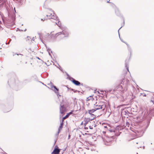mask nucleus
Segmentation results:
<instances>
[{
    "label": "nucleus",
    "mask_w": 154,
    "mask_h": 154,
    "mask_svg": "<svg viewBox=\"0 0 154 154\" xmlns=\"http://www.w3.org/2000/svg\"><path fill=\"white\" fill-rule=\"evenodd\" d=\"M89 128L91 129H93V127L92 126H89Z\"/></svg>",
    "instance_id": "obj_23"
},
{
    "label": "nucleus",
    "mask_w": 154,
    "mask_h": 154,
    "mask_svg": "<svg viewBox=\"0 0 154 154\" xmlns=\"http://www.w3.org/2000/svg\"><path fill=\"white\" fill-rule=\"evenodd\" d=\"M137 154H138V153H137Z\"/></svg>",
    "instance_id": "obj_42"
},
{
    "label": "nucleus",
    "mask_w": 154,
    "mask_h": 154,
    "mask_svg": "<svg viewBox=\"0 0 154 154\" xmlns=\"http://www.w3.org/2000/svg\"><path fill=\"white\" fill-rule=\"evenodd\" d=\"M103 134H105V131H103Z\"/></svg>",
    "instance_id": "obj_29"
},
{
    "label": "nucleus",
    "mask_w": 154,
    "mask_h": 154,
    "mask_svg": "<svg viewBox=\"0 0 154 154\" xmlns=\"http://www.w3.org/2000/svg\"><path fill=\"white\" fill-rule=\"evenodd\" d=\"M94 108L97 110L101 109L100 112V115H101L106 111L105 110L106 104L105 102H101L97 104V103L95 104Z\"/></svg>",
    "instance_id": "obj_2"
},
{
    "label": "nucleus",
    "mask_w": 154,
    "mask_h": 154,
    "mask_svg": "<svg viewBox=\"0 0 154 154\" xmlns=\"http://www.w3.org/2000/svg\"><path fill=\"white\" fill-rule=\"evenodd\" d=\"M152 101L153 103L154 104V100H153Z\"/></svg>",
    "instance_id": "obj_34"
},
{
    "label": "nucleus",
    "mask_w": 154,
    "mask_h": 154,
    "mask_svg": "<svg viewBox=\"0 0 154 154\" xmlns=\"http://www.w3.org/2000/svg\"><path fill=\"white\" fill-rule=\"evenodd\" d=\"M144 96H146V94H144Z\"/></svg>",
    "instance_id": "obj_35"
},
{
    "label": "nucleus",
    "mask_w": 154,
    "mask_h": 154,
    "mask_svg": "<svg viewBox=\"0 0 154 154\" xmlns=\"http://www.w3.org/2000/svg\"><path fill=\"white\" fill-rule=\"evenodd\" d=\"M62 32L60 35V38H62L69 35L68 32L65 30H63L62 32Z\"/></svg>",
    "instance_id": "obj_5"
},
{
    "label": "nucleus",
    "mask_w": 154,
    "mask_h": 154,
    "mask_svg": "<svg viewBox=\"0 0 154 154\" xmlns=\"http://www.w3.org/2000/svg\"><path fill=\"white\" fill-rule=\"evenodd\" d=\"M45 20H46V18H44V20L43 19H41V20L42 21H44Z\"/></svg>",
    "instance_id": "obj_25"
},
{
    "label": "nucleus",
    "mask_w": 154,
    "mask_h": 154,
    "mask_svg": "<svg viewBox=\"0 0 154 154\" xmlns=\"http://www.w3.org/2000/svg\"><path fill=\"white\" fill-rule=\"evenodd\" d=\"M19 54H17V55H18ZM20 54V55H21V54Z\"/></svg>",
    "instance_id": "obj_36"
},
{
    "label": "nucleus",
    "mask_w": 154,
    "mask_h": 154,
    "mask_svg": "<svg viewBox=\"0 0 154 154\" xmlns=\"http://www.w3.org/2000/svg\"><path fill=\"white\" fill-rule=\"evenodd\" d=\"M140 133H141L142 132V131L140 132Z\"/></svg>",
    "instance_id": "obj_40"
},
{
    "label": "nucleus",
    "mask_w": 154,
    "mask_h": 154,
    "mask_svg": "<svg viewBox=\"0 0 154 154\" xmlns=\"http://www.w3.org/2000/svg\"><path fill=\"white\" fill-rule=\"evenodd\" d=\"M30 39H31V38L30 37L27 36L26 38V40H29Z\"/></svg>",
    "instance_id": "obj_17"
},
{
    "label": "nucleus",
    "mask_w": 154,
    "mask_h": 154,
    "mask_svg": "<svg viewBox=\"0 0 154 154\" xmlns=\"http://www.w3.org/2000/svg\"><path fill=\"white\" fill-rule=\"evenodd\" d=\"M104 127L105 128H106V127H107L106 126H104Z\"/></svg>",
    "instance_id": "obj_37"
},
{
    "label": "nucleus",
    "mask_w": 154,
    "mask_h": 154,
    "mask_svg": "<svg viewBox=\"0 0 154 154\" xmlns=\"http://www.w3.org/2000/svg\"><path fill=\"white\" fill-rule=\"evenodd\" d=\"M125 67H126V69H127V70L129 72V69H128V68H129L128 63H127L126 62L125 63Z\"/></svg>",
    "instance_id": "obj_13"
},
{
    "label": "nucleus",
    "mask_w": 154,
    "mask_h": 154,
    "mask_svg": "<svg viewBox=\"0 0 154 154\" xmlns=\"http://www.w3.org/2000/svg\"><path fill=\"white\" fill-rule=\"evenodd\" d=\"M71 90L72 91H73L75 92H77L78 91L77 90H75H75L73 89H71Z\"/></svg>",
    "instance_id": "obj_22"
},
{
    "label": "nucleus",
    "mask_w": 154,
    "mask_h": 154,
    "mask_svg": "<svg viewBox=\"0 0 154 154\" xmlns=\"http://www.w3.org/2000/svg\"><path fill=\"white\" fill-rule=\"evenodd\" d=\"M47 51H48V53H49V54L50 55H51V54L50 53V51H51V50L50 49H48V50H47Z\"/></svg>",
    "instance_id": "obj_16"
},
{
    "label": "nucleus",
    "mask_w": 154,
    "mask_h": 154,
    "mask_svg": "<svg viewBox=\"0 0 154 154\" xmlns=\"http://www.w3.org/2000/svg\"><path fill=\"white\" fill-rule=\"evenodd\" d=\"M48 14L46 16L49 19H53L55 20H58V17L55 15L54 12L51 10H48L47 11Z\"/></svg>",
    "instance_id": "obj_3"
},
{
    "label": "nucleus",
    "mask_w": 154,
    "mask_h": 154,
    "mask_svg": "<svg viewBox=\"0 0 154 154\" xmlns=\"http://www.w3.org/2000/svg\"><path fill=\"white\" fill-rule=\"evenodd\" d=\"M122 27H120V28H119V30H118V32H119V30L120 29H121Z\"/></svg>",
    "instance_id": "obj_30"
},
{
    "label": "nucleus",
    "mask_w": 154,
    "mask_h": 154,
    "mask_svg": "<svg viewBox=\"0 0 154 154\" xmlns=\"http://www.w3.org/2000/svg\"><path fill=\"white\" fill-rule=\"evenodd\" d=\"M34 37H33L32 39V40H31V41H34Z\"/></svg>",
    "instance_id": "obj_27"
},
{
    "label": "nucleus",
    "mask_w": 154,
    "mask_h": 154,
    "mask_svg": "<svg viewBox=\"0 0 154 154\" xmlns=\"http://www.w3.org/2000/svg\"><path fill=\"white\" fill-rule=\"evenodd\" d=\"M63 122H61L60 123V126L59 127L58 129L61 130L63 128Z\"/></svg>",
    "instance_id": "obj_15"
},
{
    "label": "nucleus",
    "mask_w": 154,
    "mask_h": 154,
    "mask_svg": "<svg viewBox=\"0 0 154 154\" xmlns=\"http://www.w3.org/2000/svg\"><path fill=\"white\" fill-rule=\"evenodd\" d=\"M102 138L104 141H106L107 143L112 142L114 138L113 137H103L102 136Z\"/></svg>",
    "instance_id": "obj_4"
},
{
    "label": "nucleus",
    "mask_w": 154,
    "mask_h": 154,
    "mask_svg": "<svg viewBox=\"0 0 154 154\" xmlns=\"http://www.w3.org/2000/svg\"><path fill=\"white\" fill-rule=\"evenodd\" d=\"M109 1H107V3H110V2H109Z\"/></svg>",
    "instance_id": "obj_33"
},
{
    "label": "nucleus",
    "mask_w": 154,
    "mask_h": 154,
    "mask_svg": "<svg viewBox=\"0 0 154 154\" xmlns=\"http://www.w3.org/2000/svg\"><path fill=\"white\" fill-rule=\"evenodd\" d=\"M126 44L127 45L128 47L129 48V46L128 45V44H127L126 43Z\"/></svg>",
    "instance_id": "obj_28"
},
{
    "label": "nucleus",
    "mask_w": 154,
    "mask_h": 154,
    "mask_svg": "<svg viewBox=\"0 0 154 154\" xmlns=\"http://www.w3.org/2000/svg\"><path fill=\"white\" fill-rule=\"evenodd\" d=\"M60 113L61 114H64V112L66 111V108L64 105H62L61 104L60 105Z\"/></svg>",
    "instance_id": "obj_7"
},
{
    "label": "nucleus",
    "mask_w": 154,
    "mask_h": 154,
    "mask_svg": "<svg viewBox=\"0 0 154 154\" xmlns=\"http://www.w3.org/2000/svg\"><path fill=\"white\" fill-rule=\"evenodd\" d=\"M73 112V111H72V112H69V113H68L67 115H69H69L71 114L72 113V112Z\"/></svg>",
    "instance_id": "obj_21"
},
{
    "label": "nucleus",
    "mask_w": 154,
    "mask_h": 154,
    "mask_svg": "<svg viewBox=\"0 0 154 154\" xmlns=\"http://www.w3.org/2000/svg\"><path fill=\"white\" fill-rule=\"evenodd\" d=\"M14 10L15 12H16V11H15V8H14Z\"/></svg>",
    "instance_id": "obj_32"
},
{
    "label": "nucleus",
    "mask_w": 154,
    "mask_h": 154,
    "mask_svg": "<svg viewBox=\"0 0 154 154\" xmlns=\"http://www.w3.org/2000/svg\"><path fill=\"white\" fill-rule=\"evenodd\" d=\"M111 91V90H109V92H110Z\"/></svg>",
    "instance_id": "obj_39"
},
{
    "label": "nucleus",
    "mask_w": 154,
    "mask_h": 154,
    "mask_svg": "<svg viewBox=\"0 0 154 154\" xmlns=\"http://www.w3.org/2000/svg\"><path fill=\"white\" fill-rule=\"evenodd\" d=\"M98 92V93L99 94V92Z\"/></svg>",
    "instance_id": "obj_41"
},
{
    "label": "nucleus",
    "mask_w": 154,
    "mask_h": 154,
    "mask_svg": "<svg viewBox=\"0 0 154 154\" xmlns=\"http://www.w3.org/2000/svg\"><path fill=\"white\" fill-rule=\"evenodd\" d=\"M60 130H61V129H58V134L59 133H60Z\"/></svg>",
    "instance_id": "obj_24"
},
{
    "label": "nucleus",
    "mask_w": 154,
    "mask_h": 154,
    "mask_svg": "<svg viewBox=\"0 0 154 154\" xmlns=\"http://www.w3.org/2000/svg\"><path fill=\"white\" fill-rule=\"evenodd\" d=\"M88 112L90 114L91 113H93V112L91 111V110H90L88 111Z\"/></svg>",
    "instance_id": "obj_20"
},
{
    "label": "nucleus",
    "mask_w": 154,
    "mask_h": 154,
    "mask_svg": "<svg viewBox=\"0 0 154 154\" xmlns=\"http://www.w3.org/2000/svg\"><path fill=\"white\" fill-rule=\"evenodd\" d=\"M126 125H127L128 126H128V125H129V123H128V122H127L126 123Z\"/></svg>",
    "instance_id": "obj_26"
},
{
    "label": "nucleus",
    "mask_w": 154,
    "mask_h": 154,
    "mask_svg": "<svg viewBox=\"0 0 154 154\" xmlns=\"http://www.w3.org/2000/svg\"><path fill=\"white\" fill-rule=\"evenodd\" d=\"M91 116L92 117V119H90L89 118V120H92L94 119L96 117L93 114L91 113L90 114Z\"/></svg>",
    "instance_id": "obj_11"
},
{
    "label": "nucleus",
    "mask_w": 154,
    "mask_h": 154,
    "mask_svg": "<svg viewBox=\"0 0 154 154\" xmlns=\"http://www.w3.org/2000/svg\"><path fill=\"white\" fill-rule=\"evenodd\" d=\"M62 33V32H58L55 34H51L50 37L54 39L58 37L60 38V35Z\"/></svg>",
    "instance_id": "obj_8"
},
{
    "label": "nucleus",
    "mask_w": 154,
    "mask_h": 154,
    "mask_svg": "<svg viewBox=\"0 0 154 154\" xmlns=\"http://www.w3.org/2000/svg\"><path fill=\"white\" fill-rule=\"evenodd\" d=\"M69 117V115H66L65 116L63 117L62 120V122H63L64 120L66 118H67Z\"/></svg>",
    "instance_id": "obj_12"
},
{
    "label": "nucleus",
    "mask_w": 154,
    "mask_h": 154,
    "mask_svg": "<svg viewBox=\"0 0 154 154\" xmlns=\"http://www.w3.org/2000/svg\"><path fill=\"white\" fill-rule=\"evenodd\" d=\"M56 94H57V95L58 98L60 96V95L59 94L58 92L57 93H56Z\"/></svg>",
    "instance_id": "obj_19"
},
{
    "label": "nucleus",
    "mask_w": 154,
    "mask_h": 154,
    "mask_svg": "<svg viewBox=\"0 0 154 154\" xmlns=\"http://www.w3.org/2000/svg\"><path fill=\"white\" fill-rule=\"evenodd\" d=\"M121 40L122 42H124L121 39Z\"/></svg>",
    "instance_id": "obj_38"
},
{
    "label": "nucleus",
    "mask_w": 154,
    "mask_h": 154,
    "mask_svg": "<svg viewBox=\"0 0 154 154\" xmlns=\"http://www.w3.org/2000/svg\"><path fill=\"white\" fill-rule=\"evenodd\" d=\"M56 24L60 28L61 26V23L60 21H58L57 23H56Z\"/></svg>",
    "instance_id": "obj_14"
},
{
    "label": "nucleus",
    "mask_w": 154,
    "mask_h": 154,
    "mask_svg": "<svg viewBox=\"0 0 154 154\" xmlns=\"http://www.w3.org/2000/svg\"><path fill=\"white\" fill-rule=\"evenodd\" d=\"M50 89H52L55 93H57L58 92H59V89L57 88V87L52 84L50 85Z\"/></svg>",
    "instance_id": "obj_6"
},
{
    "label": "nucleus",
    "mask_w": 154,
    "mask_h": 154,
    "mask_svg": "<svg viewBox=\"0 0 154 154\" xmlns=\"http://www.w3.org/2000/svg\"><path fill=\"white\" fill-rule=\"evenodd\" d=\"M60 151V149L58 148H57L54 149L52 153L54 154H58Z\"/></svg>",
    "instance_id": "obj_10"
},
{
    "label": "nucleus",
    "mask_w": 154,
    "mask_h": 154,
    "mask_svg": "<svg viewBox=\"0 0 154 154\" xmlns=\"http://www.w3.org/2000/svg\"><path fill=\"white\" fill-rule=\"evenodd\" d=\"M60 69L61 70H62V68H60Z\"/></svg>",
    "instance_id": "obj_31"
},
{
    "label": "nucleus",
    "mask_w": 154,
    "mask_h": 154,
    "mask_svg": "<svg viewBox=\"0 0 154 154\" xmlns=\"http://www.w3.org/2000/svg\"><path fill=\"white\" fill-rule=\"evenodd\" d=\"M91 111H92V112H94V111H96L97 110L96 109H95L94 108V109H91Z\"/></svg>",
    "instance_id": "obj_18"
},
{
    "label": "nucleus",
    "mask_w": 154,
    "mask_h": 154,
    "mask_svg": "<svg viewBox=\"0 0 154 154\" xmlns=\"http://www.w3.org/2000/svg\"><path fill=\"white\" fill-rule=\"evenodd\" d=\"M129 83V81L128 80L122 81L117 87L118 91H120L121 93H124L127 90V86Z\"/></svg>",
    "instance_id": "obj_1"
},
{
    "label": "nucleus",
    "mask_w": 154,
    "mask_h": 154,
    "mask_svg": "<svg viewBox=\"0 0 154 154\" xmlns=\"http://www.w3.org/2000/svg\"><path fill=\"white\" fill-rule=\"evenodd\" d=\"M72 82L75 85H80V82L78 81L75 80L74 79L72 78Z\"/></svg>",
    "instance_id": "obj_9"
}]
</instances>
